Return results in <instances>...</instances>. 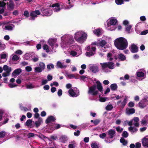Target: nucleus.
I'll use <instances>...</instances> for the list:
<instances>
[{"instance_id": "1", "label": "nucleus", "mask_w": 148, "mask_h": 148, "mask_svg": "<svg viewBox=\"0 0 148 148\" xmlns=\"http://www.w3.org/2000/svg\"><path fill=\"white\" fill-rule=\"evenodd\" d=\"M96 83L97 85L94 84L89 88L88 92V94L93 96H95L98 94L99 91L101 93L102 92L103 87L102 84L98 81H96Z\"/></svg>"}, {"instance_id": "2", "label": "nucleus", "mask_w": 148, "mask_h": 148, "mask_svg": "<svg viewBox=\"0 0 148 148\" xmlns=\"http://www.w3.org/2000/svg\"><path fill=\"white\" fill-rule=\"evenodd\" d=\"M114 44L118 49L121 50L125 49L128 45L127 40L123 37H120L115 39L114 40Z\"/></svg>"}, {"instance_id": "3", "label": "nucleus", "mask_w": 148, "mask_h": 148, "mask_svg": "<svg viewBox=\"0 0 148 148\" xmlns=\"http://www.w3.org/2000/svg\"><path fill=\"white\" fill-rule=\"evenodd\" d=\"M100 64L101 66V69L103 71L105 72H106V69L107 68L111 69H114V64L112 62H107L101 63Z\"/></svg>"}, {"instance_id": "4", "label": "nucleus", "mask_w": 148, "mask_h": 148, "mask_svg": "<svg viewBox=\"0 0 148 148\" xmlns=\"http://www.w3.org/2000/svg\"><path fill=\"white\" fill-rule=\"evenodd\" d=\"M54 121H46V123L48 124L49 126L51 127V128L53 130L57 129L61 127L62 125L56 124Z\"/></svg>"}, {"instance_id": "5", "label": "nucleus", "mask_w": 148, "mask_h": 148, "mask_svg": "<svg viewBox=\"0 0 148 148\" xmlns=\"http://www.w3.org/2000/svg\"><path fill=\"white\" fill-rule=\"evenodd\" d=\"M40 10L44 16H49L52 14L51 10L48 9H45L44 7L41 8Z\"/></svg>"}, {"instance_id": "6", "label": "nucleus", "mask_w": 148, "mask_h": 148, "mask_svg": "<svg viewBox=\"0 0 148 148\" xmlns=\"http://www.w3.org/2000/svg\"><path fill=\"white\" fill-rule=\"evenodd\" d=\"M41 13L38 10H36L35 11L31 12L30 13V18L29 19L31 20H34L37 17V15H40Z\"/></svg>"}, {"instance_id": "7", "label": "nucleus", "mask_w": 148, "mask_h": 148, "mask_svg": "<svg viewBox=\"0 0 148 148\" xmlns=\"http://www.w3.org/2000/svg\"><path fill=\"white\" fill-rule=\"evenodd\" d=\"M139 107L141 108H143L148 105V100L146 98L142 99L138 103Z\"/></svg>"}, {"instance_id": "8", "label": "nucleus", "mask_w": 148, "mask_h": 148, "mask_svg": "<svg viewBox=\"0 0 148 148\" xmlns=\"http://www.w3.org/2000/svg\"><path fill=\"white\" fill-rule=\"evenodd\" d=\"M87 36V34L86 33L84 32L83 33H82L80 37L79 38H78V37L77 38H78V39L77 38V41L79 42H84L86 39Z\"/></svg>"}, {"instance_id": "9", "label": "nucleus", "mask_w": 148, "mask_h": 148, "mask_svg": "<svg viewBox=\"0 0 148 148\" xmlns=\"http://www.w3.org/2000/svg\"><path fill=\"white\" fill-rule=\"evenodd\" d=\"M50 6L52 8L56 7L53 10L55 12H58L61 10L60 8V4L59 3H55L51 5H50Z\"/></svg>"}, {"instance_id": "10", "label": "nucleus", "mask_w": 148, "mask_h": 148, "mask_svg": "<svg viewBox=\"0 0 148 148\" xmlns=\"http://www.w3.org/2000/svg\"><path fill=\"white\" fill-rule=\"evenodd\" d=\"M22 72L21 69L20 68H18L15 70L12 73V77H15L16 75H19Z\"/></svg>"}, {"instance_id": "11", "label": "nucleus", "mask_w": 148, "mask_h": 148, "mask_svg": "<svg viewBox=\"0 0 148 148\" xmlns=\"http://www.w3.org/2000/svg\"><path fill=\"white\" fill-rule=\"evenodd\" d=\"M130 49L131 52L134 53H136L138 51V47L134 44L131 45V47Z\"/></svg>"}, {"instance_id": "12", "label": "nucleus", "mask_w": 148, "mask_h": 148, "mask_svg": "<svg viewBox=\"0 0 148 148\" xmlns=\"http://www.w3.org/2000/svg\"><path fill=\"white\" fill-rule=\"evenodd\" d=\"M89 69L93 73H96L99 71V68L97 66L93 65L90 67Z\"/></svg>"}, {"instance_id": "13", "label": "nucleus", "mask_w": 148, "mask_h": 148, "mask_svg": "<svg viewBox=\"0 0 148 148\" xmlns=\"http://www.w3.org/2000/svg\"><path fill=\"white\" fill-rule=\"evenodd\" d=\"M88 51L86 53V56L89 57H90V56H93L94 53L92 52V51L91 50V48L90 46H88L87 47V50Z\"/></svg>"}, {"instance_id": "14", "label": "nucleus", "mask_w": 148, "mask_h": 148, "mask_svg": "<svg viewBox=\"0 0 148 148\" xmlns=\"http://www.w3.org/2000/svg\"><path fill=\"white\" fill-rule=\"evenodd\" d=\"M135 110L134 108H127L126 110V112L128 114H131L135 113Z\"/></svg>"}, {"instance_id": "15", "label": "nucleus", "mask_w": 148, "mask_h": 148, "mask_svg": "<svg viewBox=\"0 0 148 148\" xmlns=\"http://www.w3.org/2000/svg\"><path fill=\"white\" fill-rule=\"evenodd\" d=\"M142 143L143 146L148 148V138H144L142 140Z\"/></svg>"}, {"instance_id": "16", "label": "nucleus", "mask_w": 148, "mask_h": 148, "mask_svg": "<svg viewBox=\"0 0 148 148\" xmlns=\"http://www.w3.org/2000/svg\"><path fill=\"white\" fill-rule=\"evenodd\" d=\"M26 125L29 127H32L35 126L34 122L33 121H27Z\"/></svg>"}, {"instance_id": "17", "label": "nucleus", "mask_w": 148, "mask_h": 148, "mask_svg": "<svg viewBox=\"0 0 148 148\" xmlns=\"http://www.w3.org/2000/svg\"><path fill=\"white\" fill-rule=\"evenodd\" d=\"M128 124L130 126L134 125L137 127L139 125L138 121H130L128 122Z\"/></svg>"}, {"instance_id": "18", "label": "nucleus", "mask_w": 148, "mask_h": 148, "mask_svg": "<svg viewBox=\"0 0 148 148\" xmlns=\"http://www.w3.org/2000/svg\"><path fill=\"white\" fill-rule=\"evenodd\" d=\"M115 133V131L112 129L108 131V133L109 135H110V138H113L114 134Z\"/></svg>"}, {"instance_id": "19", "label": "nucleus", "mask_w": 148, "mask_h": 148, "mask_svg": "<svg viewBox=\"0 0 148 148\" xmlns=\"http://www.w3.org/2000/svg\"><path fill=\"white\" fill-rule=\"evenodd\" d=\"M68 92L70 95L72 97H76L78 96V95H76L75 93L74 92L73 89L69 90Z\"/></svg>"}, {"instance_id": "20", "label": "nucleus", "mask_w": 148, "mask_h": 148, "mask_svg": "<svg viewBox=\"0 0 148 148\" xmlns=\"http://www.w3.org/2000/svg\"><path fill=\"white\" fill-rule=\"evenodd\" d=\"M57 66L58 68H60L61 69L66 67V66L63 65L61 62L59 61H58L57 62Z\"/></svg>"}, {"instance_id": "21", "label": "nucleus", "mask_w": 148, "mask_h": 148, "mask_svg": "<svg viewBox=\"0 0 148 148\" xmlns=\"http://www.w3.org/2000/svg\"><path fill=\"white\" fill-rule=\"evenodd\" d=\"M49 44L50 45L52 46L54 45V44L56 42V39H49L48 41Z\"/></svg>"}, {"instance_id": "22", "label": "nucleus", "mask_w": 148, "mask_h": 148, "mask_svg": "<svg viewBox=\"0 0 148 148\" xmlns=\"http://www.w3.org/2000/svg\"><path fill=\"white\" fill-rule=\"evenodd\" d=\"M93 32L94 34H96L97 36H99L101 34V32L99 29H97L95 30Z\"/></svg>"}, {"instance_id": "23", "label": "nucleus", "mask_w": 148, "mask_h": 148, "mask_svg": "<svg viewBox=\"0 0 148 148\" xmlns=\"http://www.w3.org/2000/svg\"><path fill=\"white\" fill-rule=\"evenodd\" d=\"M110 87L111 89L113 91H115L116 90L118 87L116 84H112L110 85Z\"/></svg>"}, {"instance_id": "24", "label": "nucleus", "mask_w": 148, "mask_h": 148, "mask_svg": "<svg viewBox=\"0 0 148 148\" xmlns=\"http://www.w3.org/2000/svg\"><path fill=\"white\" fill-rule=\"evenodd\" d=\"M83 33V32H77L75 34L74 38L76 41H77V38L78 39V38H77V37H78V38L80 37L82 35V34Z\"/></svg>"}, {"instance_id": "25", "label": "nucleus", "mask_w": 148, "mask_h": 148, "mask_svg": "<svg viewBox=\"0 0 148 148\" xmlns=\"http://www.w3.org/2000/svg\"><path fill=\"white\" fill-rule=\"evenodd\" d=\"M117 22V21L116 19L112 18L110 19V23L111 25H114L116 24Z\"/></svg>"}, {"instance_id": "26", "label": "nucleus", "mask_w": 148, "mask_h": 148, "mask_svg": "<svg viewBox=\"0 0 148 148\" xmlns=\"http://www.w3.org/2000/svg\"><path fill=\"white\" fill-rule=\"evenodd\" d=\"M118 58L121 61H124L125 60L126 57L123 54L120 53L119 55Z\"/></svg>"}, {"instance_id": "27", "label": "nucleus", "mask_w": 148, "mask_h": 148, "mask_svg": "<svg viewBox=\"0 0 148 148\" xmlns=\"http://www.w3.org/2000/svg\"><path fill=\"white\" fill-rule=\"evenodd\" d=\"M106 43V41L104 40H102L101 41H100L98 43V45H99L101 47H103L105 45Z\"/></svg>"}, {"instance_id": "28", "label": "nucleus", "mask_w": 148, "mask_h": 148, "mask_svg": "<svg viewBox=\"0 0 148 148\" xmlns=\"http://www.w3.org/2000/svg\"><path fill=\"white\" fill-rule=\"evenodd\" d=\"M60 141L63 143H64L67 140V138L66 136H62L60 137Z\"/></svg>"}, {"instance_id": "29", "label": "nucleus", "mask_w": 148, "mask_h": 148, "mask_svg": "<svg viewBox=\"0 0 148 148\" xmlns=\"http://www.w3.org/2000/svg\"><path fill=\"white\" fill-rule=\"evenodd\" d=\"M34 117L36 119H38V120H42V119L40 117L39 114L38 113H35L34 114Z\"/></svg>"}, {"instance_id": "30", "label": "nucleus", "mask_w": 148, "mask_h": 148, "mask_svg": "<svg viewBox=\"0 0 148 148\" xmlns=\"http://www.w3.org/2000/svg\"><path fill=\"white\" fill-rule=\"evenodd\" d=\"M120 142L124 145H126L127 143V141L125 140V139L123 137L121 138Z\"/></svg>"}, {"instance_id": "31", "label": "nucleus", "mask_w": 148, "mask_h": 148, "mask_svg": "<svg viewBox=\"0 0 148 148\" xmlns=\"http://www.w3.org/2000/svg\"><path fill=\"white\" fill-rule=\"evenodd\" d=\"M76 145L75 142H72L69 145V148H75Z\"/></svg>"}, {"instance_id": "32", "label": "nucleus", "mask_w": 148, "mask_h": 148, "mask_svg": "<svg viewBox=\"0 0 148 148\" xmlns=\"http://www.w3.org/2000/svg\"><path fill=\"white\" fill-rule=\"evenodd\" d=\"M56 117L52 116H49L46 120V121H54L56 120Z\"/></svg>"}, {"instance_id": "33", "label": "nucleus", "mask_w": 148, "mask_h": 148, "mask_svg": "<svg viewBox=\"0 0 148 148\" xmlns=\"http://www.w3.org/2000/svg\"><path fill=\"white\" fill-rule=\"evenodd\" d=\"M128 130L131 132L133 133L135 132H136L137 130V129L133 127H130L128 128Z\"/></svg>"}, {"instance_id": "34", "label": "nucleus", "mask_w": 148, "mask_h": 148, "mask_svg": "<svg viewBox=\"0 0 148 148\" xmlns=\"http://www.w3.org/2000/svg\"><path fill=\"white\" fill-rule=\"evenodd\" d=\"M43 49L44 50H45L48 53L49 52V46L48 45L46 44H44L43 46Z\"/></svg>"}, {"instance_id": "35", "label": "nucleus", "mask_w": 148, "mask_h": 148, "mask_svg": "<svg viewBox=\"0 0 148 148\" xmlns=\"http://www.w3.org/2000/svg\"><path fill=\"white\" fill-rule=\"evenodd\" d=\"M127 103V99L126 98H125L123 101L121 103V107L122 108H124L125 106Z\"/></svg>"}, {"instance_id": "36", "label": "nucleus", "mask_w": 148, "mask_h": 148, "mask_svg": "<svg viewBox=\"0 0 148 148\" xmlns=\"http://www.w3.org/2000/svg\"><path fill=\"white\" fill-rule=\"evenodd\" d=\"M39 65L42 69L44 70L45 67V65L44 63L42 62H40L39 63Z\"/></svg>"}, {"instance_id": "37", "label": "nucleus", "mask_w": 148, "mask_h": 148, "mask_svg": "<svg viewBox=\"0 0 148 148\" xmlns=\"http://www.w3.org/2000/svg\"><path fill=\"white\" fill-rule=\"evenodd\" d=\"M116 3L118 5H121L123 3V0H115Z\"/></svg>"}, {"instance_id": "38", "label": "nucleus", "mask_w": 148, "mask_h": 148, "mask_svg": "<svg viewBox=\"0 0 148 148\" xmlns=\"http://www.w3.org/2000/svg\"><path fill=\"white\" fill-rule=\"evenodd\" d=\"M67 127L69 129L72 128L74 130H75L77 128V126L72 124H70L69 125L67 126Z\"/></svg>"}, {"instance_id": "39", "label": "nucleus", "mask_w": 148, "mask_h": 148, "mask_svg": "<svg viewBox=\"0 0 148 148\" xmlns=\"http://www.w3.org/2000/svg\"><path fill=\"white\" fill-rule=\"evenodd\" d=\"M113 108V106L112 105H108L106 107V109L107 110H111Z\"/></svg>"}, {"instance_id": "40", "label": "nucleus", "mask_w": 148, "mask_h": 148, "mask_svg": "<svg viewBox=\"0 0 148 148\" xmlns=\"http://www.w3.org/2000/svg\"><path fill=\"white\" fill-rule=\"evenodd\" d=\"M42 71V69L39 67H36L35 68V71L36 72L40 73Z\"/></svg>"}, {"instance_id": "41", "label": "nucleus", "mask_w": 148, "mask_h": 148, "mask_svg": "<svg viewBox=\"0 0 148 148\" xmlns=\"http://www.w3.org/2000/svg\"><path fill=\"white\" fill-rule=\"evenodd\" d=\"M137 75L138 77H143L144 76V74L142 72H138L137 73Z\"/></svg>"}, {"instance_id": "42", "label": "nucleus", "mask_w": 148, "mask_h": 148, "mask_svg": "<svg viewBox=\"0 0 148 148\" xmlns=\"http://www.w3.org/2000/svg\"><path fill=\"white\" fill-rule=\"evenodd\" d=\"M5 48V44H2L0 41V50H4Z\"/></svg>"}, {"instance_id": "43", "label": "nucleus", "mask_w": 148, "mask_h": 148, "mask_svg": "<svg viewBox=\"0 0 148 148\" xmlns=\"http://www.w3.org/2000/svg\"><path fill=\"white\" fill-rule=\"evenodd\" d=\"M99 101L101 102H104L106 100V99H107V97H101L100 95H99Z\"/></svg>"}, {"instance_id": "44", "label": "nucleus", "mask_w": 148, "mask_h": 148, "mask_svg": "<svg viewBox=\"0 0 148 148\" xmlns=\"http://www.w3.org/2000/svg\"><path fill=\"white\" fill-rule=\"evenodd\" d=\"M19 59V57L16 55H14L12 58L13 61H17Z\"/></svg>"}, {"instance_id": "45", "label": "nucleus", "mask_w": 148, "mask_h": 148, "mask_svg": "<svg viewBox=\"0 0 148 148\" xmlns=\"http://www.w3.org/2000/svg\"><path fill=\"white\" fill-rule=\"evenodd\" d=\"M122 135L123 136L126 138L128 136V133L127 132L124 131L123 132Z\"/></svg>"}, {"instance_id": "46", "label": "nucleus", "mask_w": 148, "mask_h": 148, "mask_svg": "<svg viewBox=\"0 0 148 148\" xmlns=\"http://www.w3.org/2000/svg\"><path fill=\"white\" fill-rule=\"evenodd\" d=\"M50 67L52 69H54V65L52 64H48L47 65V68L48 70H50L51 69Z\"/></svg>"}, {"instance_id": "47", "label": "nucleus", "mask_w": 148, "mask_h": 148, "mask_svg": "<svg viewBox=\"0 0 148 148\" xmlns=\"http://www.w3.org/2000/svg\"><path fill=\"white\" fill-rule=\"evenodd\" d=\"M26 71L27 72H30L32 70V69L30 66H28L25 68Z\"/></svg>"}, {"instance_id": "48", "label": "nucleus", "mask_w": 148, "mask_h": 148, "mask_svg": "<svg viewBox=\"0 0 148 148\" xmlns=\"http://www.w3.org/2000/svg\"><path fill=\"white\" fill-rule=\"evenodd\" d=\"M23 15L26 17H28L29 16V12L27 10L24 11Z\"/></svg>"}, {"instance_id": "49", "label": "nucleus", "mask_w": 148, "mask_h": 148, "mask_svg": "<svg viewBox=\"0 0 148 148\" xmlns=\"http://www.w3.org/2000/svg\"><path fill=\"white\" fill-rule=\"evenodd\" d=\"M12 27L10 25H6L5 26V29L8 30H12Z\"/></svg>"}, {"instance_id": "50", "label": "nucleus", "mask_w": 148, "mask_h": 148, "mask_svg": "<svg viewBox=\"0 0 148 148\" xmlns=\"http://www.w3.org/2000/svg\"><path fill=\"white\" fill-rule=\"evenodd\" d=\"M128 106L129 107H133L134 106V103L132 101H130L128 103Z\"/></svg>"}, {"instance_id": "51", "label": "nucleus", "mask_w": 148, "mask_h": 148, "mask_svg": "<svg viewBox=\"0 0 148 148\" xmlns=\"http://www.w3.org/2000/svg\"><path fill=\"white\" fill-rule=\"evenodd\" d=\"M42 121H36L35 123V126L36 125V127L39 126L41 123Z\"/></svg>"}, {"instance_id": "52", "label": "nucleus", "mask_w": 148, "mask_h": 148, "mask_svg": "<svg viewBox=\"0 0 148 148\" xmlns=\"http://www.w3.org/2000/svg\"><path fill=\"white\" fill-rule=\"evenodd\" d=\"M132 27V26L131 25H127L125 29V31L129 33L130 30Z\"/></svg>"}, {"instance_id": "53", "label": "nucleus", "mask_w": 148, "mask_h": 148, "mask_svg": "<svg viewBox=\"0 0 148 148\" xmlns=\"http://www.w3.org/2000/svg\"><path fill=\"white\" fill-rule=\"evenodd\" d=\"M5 132H0V138H3L5 136Z\"/></svg>"}, {"instance_id": "54", "label": "nucleus", "mask_w": 148, "mask_h": 148, "mask_svg": "<svg viewBox=\"0 0 148 148\" xmlns=\"http://www.w3.org/2000/svg\"><path fill=\"white\" fill-rule=\"evenodd\" d=\"M106 134L105 133H103L99 135V137L101 138H104L106 136Z\"/></svg>"}, {"instance_id": "55", "label": "nucleus", "mask_w": 148, "mask_h": 148, "mask_svg": "<svg viewBox=\"0 0 148 148\" xmlns=\"http://www.w3.org/2000/svg\"><path fill=\"white\" fill-rule=\"evenodd\" d=\"M91 147L92 148H98V145L96 143H92L91 145Z\"/></svg>"}, {"instance_id": "56", "label": "nucleus", "mask_w": 148, "mask_h": 148, "mask_svg": "<svg viewBox=\"0 0 148 148\" xmlns=\"http://www.w3.org/2000/svg\"><path fill=\"white\" fill-rule=\"evenodd\" d=\"M8 7L11 10H12L14 8V4L13 3H10L8 5Z\"/></svg>"}, {"instance_id": "57", "label": "nucleus", "mask_w": 148, "mask_h": 148, "mask_svg": "<svg viewBox=\"0 0 148 148\" xmlns=\"http://www.w3.org/2000/svg\"><path fill=\"white\" fill-rule=\"evenodd\" d=\"M62 94V89H59L58 90V95L59 96H61Z\"/></svg>"}, {"instance_id": "58", "label": "nucleus", "mask_w": 148, "mask_h": 148, "mask_svg": "<svg viewBox=\"0 0 148 148\" xmlns=\"http://www.w3.org/2000/svg\"><path fill=\"white\" fill-rule=\"evenodd\" d=\"M7 56V55L5 53H3L1 55V59H5Z\"/></svg>"}, {"instance_id": "59", "label": "nucleus", "mask_w": 148, "mask_h": 148, "mask_svg": "<svg viewBox=\"0 0 148 148\" xmlns=\"http://www.w3.org/2000/svg\"><path fill=\"white\" fill-rule=\"evenodd\" d=\"M141 147V144L139 143H137L136 144L135 147L136 148H140Z\"/></svg>"}, {"instance_id": "60", "label": "nucleus", "mask_w": 148, "mask_h": 148, "mask_svg": "<svg viewBox=\"0 0 148 148\" xmlns=\"http://www.w3.org/2000/svg\"><path fill=\"white\" fill-rule=\"evenodd\" d=\"M116 130L117 132H121L123 130V129L119 127H116Z\"/></svg>"}, {"instance_id": "61", "label": "nucleus", "mask_w": 148, "mask_h": 148, "mask_svg": "<svg viewBox=\"0 0 148 148\" xmlns=\"http://www.w3.org/2000/svg\"><path fill=\"white\" fill-rule=\"evenodd\" d=\"M50 87L49 85H46L43 86V88L45 90H47L49 89Z\"/></svg>"}, {"instance_id": "62", "label": "nucleus", "mask_w": 148, "mask_h": 148, "mask_svg": "<svg viewBox=\"0 0 148 148\" xmlns=\"http://www.w3.org/2000/svg\"><path fill=\"white\" fill-rule=\"evenodd\" d=\"M26 87L27 89H32L33 88V86L32 84L27 85Z\"/></svg>"}, {"instance_id": "63", "label": "nucleus", "mask_w": 148, "mask_h": 148, "mask_svg": "<svg viewBox=\"0 0 148 148\" xmlns=\"http://www.w3.org/2000/svg\"><path fill=\"white\" fill-rule=\"evenodd\" d=\"M34 134L33 133H29L28 134L27 136L28 138H30V137H34Z\"/></svg>"}, {"instance_id": "64", "label": "nucleus", "mask_w": 148, "mask_h": 148, "mask_svg": "<svg viewBox=\"0 0 148 148\" xmlns=\"http://www.w3.org/2000/svg\"><path fill=\"white\" fill-rule=\"evenodd\" d=\"M17 86V85L16 84H12L11 83H10L8 84V86L10 88H13L15 87H16Z\"/></svg>"}]
</instances>
